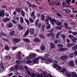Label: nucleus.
Wrapping results in <instances>:
<instances>
[{
    "label": "nucleus",
    "mask_w": 77,
    "mask_h": 77,
    "mask_svg": "<svg viewBox=\"0 0 77 77\" xmlns=\"http://www.w3.org/2000/svg\"><path fill=\"white\" fill-rule=\"evenodd\" d=\"M13 42L15 43H18L20 42V39L17 38H13Z\"/></svg>",
    "instance_id": "nucleus-4"
},
{
    "label": "nucleus",
    "mask_w": 77,
    "mask_h": 77,
    "mask_svg": "<svg viewBox=\"0 0 77 77\" xmlns=\"http://www.w3.org/2000/svg\"><path fill=\"white\" fill-rule=\"evenodd\" d=\"M57 46L58 47H60V48H62L63 47V45L62 44H58L57 45Z\"/></svg>",
    "instance_id": "nucleus-29"
},
{
    "label": "nucleus",
    "mask_w": 77,
    "mask_h": 77,
    "mask_svg": "<svg viewBox=\"0 0 77 77\" xmlns=\"http://www.w3.org/2000/svg\"><path fill=\"white\" fill-rule=\"evenodd\" d=\"M47 60L48 62H49V63H48V62H46L47 64H50V63H51L52 62H53V61L51 59H47Z\"/></svg>",
    "instance_id": "nucleus-22"
},
{
    "label": "nucleus",
    "mask_w": 77,
    "mask_h": 77,
    "mask_svg": "<svg viewBox=\"0 0 77 77\" xmlns=\"http://www.w3.org/2000/svg\"><path fill=\"white\" fill-rule=\"evenodd\" d=\"M64 26H65L66 29H67L68 27V23H64Z\"/></svg>",
    "instance_id": "nucleus-28"
},
{
    "label": "nucleus",
    "mask_w": 77,
    "mask_h": 77,
    "mask_svg": "<svg viewBox=\"0 0 77 77\" xmlns=\"http://www.w3.org/2000/svg\"><path fill=\"white\" fill-rule=\"evenodd\" d=\"M59 35H60V34L57 33L56 35V39H58L59 37Z\"/></svg>",
    "instance_id": "nucleus-56"
},
{
    "label": "nucleus",
    "mask_w": 77,
    "mask_h": 77,
    "mask_svg": "<svg viewBox=\"0 0 77 77\" xmlns=\"http://www.w3.org/2000/svg\"><path fill=\"white\" fill-rule=\"evenodd\" d=\"M71 40L73 42V45H75L76 44L75 41L77 40V39L75 38H74L73 39H72Z\"/></svg>",
    "instance_id": "nucleus-9"
},
{
    "label": "nucleus",
    "mask_w": 77,
    "mask_h": 77,
    "mask_svg": "<svg viewBox=\"0 0 77 77\" xmlns=\"http://www.w3.org/2000/svg\"><path fill=\"white\" fill-rule=\"evenodd\" d=\"M25 20L26 23H27L28 24V25L30 24V23H29V20H27L26 18H25Z\"/></svg>",
    "instance_id": "nucleus-39"
},
{
    "label": "nucleus",
    "mask_w": 77,
    "mask_h": 77,
    "mask_svg": "<svg viewBox=\"0 0 77 77\" xmlns=\"http://www.w3.org/2000/svg\"><path fill=\"white\" fill-rule=\"evenodd\" d=\"M41 49L43 51H44L45 50V46L44 45H42L41 46Z\"/></svg>",
    "instance_id": "nucleus-23"
},
{
    "label": "nucleus",
    "mask_w": 77,
    "mask_h": 77,
    "mask_svg": "<svg viewBox=\"0 0 77 77\" xmlns=\"http://www.w3.org/2000/svg\"><path fill=\"white\" fill-rule=\"evenodd\" d=\"M72 34L74 35H77V32H73V33H72Z\"/></svg>",
    "instance_id": "nucleus-64"
},
{
    "label": "nucleus",
    "mask_w": 77,
    "mask_h": 77,
    "mask_svg": "<svg viewBox=\"0 0 77 77\" xmlns=\"http://www.w3.org/2000/svg\"><path fill=\"white\" fill-rule=\"evenodd\" d=\"M51 27V25L50 24H49L48 25H47L46 26V28L48 30L49 29H50V28Z\"/></svg>",
    "instance_id": "nucleus-40"
},
{
    "label": "nucleus",
    "mask_w": 77,
    "mask_h": 77,
    "mask_svg": "<svg viewBox=\"0 0 77 77\" xmlns=\"http://www.w3.org/2000/svg\"><path fill=\"white\" fill-rule=\"evenodd\" d=\"M49 20L50 21H51V20H52V18H51V17L48 16L47 17V19L45 20V21L46 23H45V24L47 25H48V24H49Z\"/></svg>",
    "instance_id": "nucleus-2"
},
{
    "label": "nucleus",
    "mask_w": 77,
    "mask_h": 77,
    "mask_svg": "<svg viewBox=\"0 0 77 77\" xmlns=\"http://www.w3.org/2000/svg\"><path fill=\"white\" fill-rule=\"evenodd\" d=\"M21 59H19L17 60L16 61V63L17 64H20L21 63Z\"/></svg>",
    "instance_id": "nucleus-32"
},
{
    "label": "nucleus",
    "mask_w": 77,
    "mask_h": 77,
    "mask_svg": "<svg viewBox=\"0 0 77 77\" xmlns=\"http://www.w3.org/2000/svg\"><path fill=\"white\" fill-rule=\"evenodd\" d=\"M69 57H74V54L72 53H71L69 54Z\"/></svg>",
    "instance_id": "nucleus-47"
},
{
    "label": "nucleus",
    "mask_w": 77,
    "mask_h": 77,
    "mask_svg": "<svg viewBox=\"0 0 77 77\" xmlns=\"http://www.w3.org/2000/svg\"><path fill=\"white\" fill-rule=\"evenodd\" d=\"M5 50L7 51H9L10 50V48L9 47L8 45H6L5 47Z\"/></svg>",
    "instance_id": "nucleus-19"
},
{
    "label": "nucleus",
    "mask_w": 77,
    "mask_h": 77,
    "mask_svg": "<svg viewBox=\"0 0 77 77\" xmlns=\"http://www.w3.org/2000/svg\"><path fill=\"white\" fill-rule=\"evenodd\" d=\"M23 41L25 42H27L28 43L30 42V40H29V39L28 38H24Z\"/></svg>",
    "instance_id": "nucleus-21"
},
{
    "label": "nucleus",
    "mask_w": 77,
    "mask_h": 77,
    "mask_svg": "<svg viewBox=\"0 0 77 77\" xmlns=\"http://www.w3.org/2000/svg\"><path fill=\"white\" fill-rule=\"evenodd\" d=\"M57 66H58V65L56 63H54V68H57Z\"/></svg>",
    "instance_id": "nucleus-51"
},
{
    "label": "nucleus",
    "mask_w": 77,
    "mask_h": 77,
    "mask_svg": "<svg viewBox=\"0 0 77 77\" xmlns=\"http://www.w3.org/2000/svg\"><path fill=\"white\" fill-rule=\"evenodd\" d=\"M12 75H13V73H11L8 75V77H11Z\"/></svg>",
    "instance_id": "nucleus-61"
},
{
    "label": "nucleus",
    "mask_w": 77,
    "mask_h": 77,
    "mask_svg": "<svg viewBox=\"0 0 77 77\" xmlns=\"http://www.w3.org/2000/svg\"><path fill=\"white\" fill-rule=\"evenodd\" d=\"M54 31V29L52 28H51V30H50L49 31H48L49 32H52Z\"/></svg>",
    "instance_id": "nucleus-58"
},
{
    "label": "nucleus",
    "mask_w": 77,
    "mask_h": 77,
    "mask_svg": "<svg viewBox=\"0 0 77 77\" xmlns=\"http://www.w3.org/2000/svg\"><path fill=\"white\" fill-rule=\"evenodd\" d=\"M56 47V46L54 45V44L53 43H51V48H54Z\"/></svg>",
    "instance_id": "nucleus-18"
},
{
    "label": "nucleus",
    "mask_w": 77,
    "mask_h": 77,
    "mask_svg": "<svg viewBox=\"0 0 77 77\" xmlns=\"http://www.w3.org/2000/svg\"><path fill=\"white\" fill-rule=\"evenodd\" d=\"M69 37L70 39H74V36L70 35H69Z\"/></svg>",
    "instance_id": "nucleus-31"
},
{
    "label": "nucleus",
    "mask_w": 77,
    "mask_h": 77,
    "mask_svg": "<svg viewBox=\"0 0 77 77\" xmlns=\"http://www.w3.org/2000/svg\"><path fill=\"white\" fill-rule=\"evenodd\" d=\"M41 19L42 20V21H44V20H45V16H44V14H42V16L41 17Z\"/></svg>",
    "instance_id": "nucleus-30"
},
{
    "label": "nucleus",
    "mask_w": 77,
    "mask_h": 77,
    "mask_svg": "<svg viewBox=\"0 0 77 77\" xmlns=\"http://www.w3.org/2000/svg\"><path fill=\"white\" fill-rule=\"evenodd\" d=\"M52 34H53V32H49L47 34L48 36V37L51 36V35Z\"/></svg>",
    "instance_id": "nucleus-41"
},
{
    "label": "nucleus",
    "mask_w": 77,
    "mask_h": 77,
    "mask_svg": "<svg viewBox=\"0 0 77 77\" xmlns=\"http://www.w3.org/2000/svg\"><path fill=\"white\" fill-rule=\"evenodd\" d=\"M36 54H31L30 55H29V56L27 57V59L29 60H30L31 59H33V58H35V57H36Z\"/></svg>",
    "instance_id": "nucleus-1"
},
{
    "label": "nucleus",
    "mask_w": 77,
    "mask_h": 77,
    "mask_svg": "<svg viewBox=\"0 0 77 77\" xmlns=\"http://www.w3.org/2000/svg\"><path fill=\"white\" fill-rule=\"evenodd\" d=\"M66 75L69 77H71V74L67 72L66 73Z\"/></svg>",
    "instance_id": "nucleus-25"
},
{
    "label": "nucleus",
    "mask_w": 77,
    "mask_h": 77,
    "mask_svg": "<svg viewBox=\"0 0 77 77\" xmlns=\"http://www.w3.org/2000/svg\"><path fill=\"white\" fill-rule=\"evenodd\" d=\"M31 77H35V74L34 73H32Z\"/></svg>",
    "instance_id": "nucleus-63"
},
{
    "label": "nucleus",
    "mask_w": 77,
    "mask_h": 77,
    "mask_svg": "<svg viewBox=\"0 0 77 77\" xmlns=\"http://www.w3.org/2000/svg\"><path fill=\"white\" fill-rule=\"evenodd\" d=\"M72 45H73V44L68 43L67 45V47H71Z\"/></svg>",
    "instance_id": "nucleus-26"
},
{
    "label": "nucleus",
    "mask_w": 77,
    "mask_h": 77,
    "mask_svg": "<svg viewBox=\"0 0 77 77\" xmlns=\"http://www.w3.org/2000/svg\"><path fill=\"white\" fill-rule=\"evenodd\" d=\"M13 26H14V25H13L12 23L9 22V24H8V27L9 28H12V27H13Z\"/></svg>",
    "instance_id": "nucleus-14"
},
{
    "label": "nucleus",
    "mask_w": 77,
    "mask_h": 77,
    "mask_svg": "<svg viewBox=\"0 0 77 77\" xmlns=\"http://www.w3.org/2000/svg\"><path fill=\"white\" fill-rule=\"evenodd\" d=\"M17 27L19 30H23V27L21 24H18Z\"/></svg>",
    "instance_id": "nucleus-10"
},
{
    "label": "nucleus",
    "mask_w": 77,
    "mask_h": 77,
    "mask_svg": "<svg viewBox=\"0 0 77 77\" xmlns=\"http://www.w3.org/2000/svg\"><path fill=\"white\" fill-rule=\"evenodd\" d=\"M21 14L23 17H24L25 16V13L24 12V11H21Z\"/></svg>",
    "instance_id": "nucleus-42"
},
{
    "label": "nucleus",
    "mask_w": 77,
    "mask_h": 77,
    "mask_svg": "<svg viewBox=\"0 0 77 77\" xmlns=\"http://www.w3.org/2000/svg\"><path fill=\"white\" fill-rule=\"evenodd\" d=\"M50 56L49 54H45V57H48Z\"/></svg>",
    "instance_id": "nucleus-59"
},
{
    "label": "nucleus",
    "mask_w": 77,
    "mask_h": 77,
    "mask_svg": "<svg viewBox=\"0 0 77 77\" xmlns=\"http://www.w3.org/2000/svg\"><path fill=\"white\" fill-rule=\"evenodd\" d=\"M29 20L30 23H33V22H34V20H33L31 18H29Z\"/></svg>",
    "instance_id": "nucleus-52"
},
{
    "label": "nucleus",
    "mask_w": 77,
    "mask_h": 77,
    "mask_svg": "<svg viewBox=\"0 0 77 77\" xmlns=\"http://www.w3.org/2000/svg\"><path fill=\"white\" fill-rule=\"evenodd\" d=\"M40 37L41 38H42V39H45V36L44 35L42 34H41L40 35Z\"/></svg>",
    "instance_id": "nucleus-36"
},
{
    "label": "nucleus",
    "mask_w": 77,
    "mask_h": 77,
    "mask_svg": "<svg viewBox=\"0 0 77 77\" xmlns=\"http://www.w3.org/2000/svg\"><path fill=\"white\" fill-rule=\"evenodd\" d=\"M59 51H65L66 50H67V48H61L58 49Z\"/></svg>",
    "instance_id": "nucleus-11"
},
{
    "label": "nucleus",
    "mask_w": 77,
    "mask_h": 77,
    "mask_svg": "<svg viewBox=\"0 0 77 77\" xmlns=\"http://www.w3.org/2000/svg\"><path fill=\"white\" fill-rule=\"evenodd\" d=\"M16 11L17 12H18V13H19V12H21V8H17Z\"/></svg>",
    "instance_id": "nucleus-45"
},
{
    "label": "nucleus",
    "mask_w": 77,
    "mask_h": 77,
    "mask_svg": "<svg viewBox=\"0 0 77 77\" xmlns=\"http://www.w3.org/2000/svg\"><path fill=\"white\" fill-rule=\"evenodd\" d=\"M72 50H73V51L77 50V44L72 47Z\"/></svg>",
    "instance_id": "nucleus-17"
},
{
    "label": "nucleus",
    "mask_w": 77,
    "mask_h": 77,
    "mask_svg": "<svg viewBox=\"0 0 77 77\" xmlns=\"http://www.w3.org/2000/svg\"><path fill=\"white\" fill-rule=\"evenodd\" d=\"M18 66L17 64L16 65L14 66V69H15V70H17L18 68Z\"/></svg>",
    "instance_id": "nucleus-48"
},
{
    "label": "nucleus",
    "mask_w": 77,
    "mask_h": 77,
    "mask_svg": "<svg viewBox=\"0 0 77 77\" xmlns=\"http://www.w3.org/2000/svg\"><path fill=\"white\" fill-rule=\"evenodd\" d=\"M5 15V11H0V17H4Z\"/></svg>",
    "instance_id": "nucleus-6"
},
{
    "label": "nucleus",
    "mask_w": 77,
    "mask_h": 77,
    "mask_svg": "<svg viewBox=\"0 0 77 77\" xmlns=\"http://www.w3.org/2000/svg\"><path fill=\"white\" fill-rule=\"evenodd\" d=\"M15 33V31H12L10 33V35L11 36H13Z\"/></svg>",
    "instance_id": "nucleus-27"
},
{
    "label": "nucleus",
    "mask_w": 77,
    "mask_h": 77,
    "mask_svg": "<svg viewBox=\"0 0 77 77\" xmlns=\"http://www.w3.org/2000/svg\"><path fill=\"white\" fill-rule=\"evenodd\" d=\"M9 20H10V18H9L7 17H5V18H4L3 20V21H4V22H5H5H7L8 21H9Z\"/></svg>",
    "instance_id": "nucleus-16"
},
{
    "label": "nucleus",
    "mask_w": 77,
    "mask_h": 77,
    "mask_svg": "<svg viewBox=\"0 0 77 77\" xmlns=\"http://www.w3.org/2000/svg\"><path fill=\"white\" fill-rule=\"evenodd\" d=\"M54 42L55 44H57V43H59L60 42V40H55L54 41Z\"/></svg>",
    "instance_id": "nucleus-43"
},
{
    "label": "nucleus",
    "mask_w": 77,
    "mask_h": 77,
    "mask_svg": "<svg viewBox=\"0 0 77 77\" xmlns=\"http://www.w3.org/2000/svg\"><path fill=\"white\" fill-rule=\"evenodd\" d=\"M2 39L4 41H6V42H8V41H9V40H8V39L5 38H3Z\"/></svg>",
    "instance_id": "nucleus-54"
},
{
    "label": "nucleus",
    "mask_w": 77,
    "mask_h": 77,
    "mask_svg": "<svg viewBox=\"0 0 77 77\" xmlns=\"http://www.w3.org/2000/svg\"><path fill=\"white\" fill-rule=\"evenodd\" d=\"M38 57H40V59H41V60H44V61H45L46 60V58L44 57H41L40 56Z\"/></svg>",
    "instance_id": "nucleus-38"
},
{
    "label": "nucleus",
    "mask_w": 77,
    "mask_h": 77,
    "mask_svg": "<svg viewBox=\"0 0 77 77\" xmlns=\"http://www.w3.org/2000/svg\"><path fill=\"white\" fill-rule=\"evenodd\" d=\"M41 59V57H38L36 58L35 59L33 60V63H36L39 60V59Z\"/></svg>",
    "instance_id": "nucleus-8"
},
{
    "label": "nucleus",
    "mask_w": 77,
    "mask_h": 77,
    "mask_svg": "<svg viewBox=\"0 0 77 77\" xmlns=\"http://www.w3.org/2000/svg\"><path fill=\"white\" fill-rule=\"evenodd\" d=\"M21 51L19 52L18 53V56H17V59H21Z\"/></svg>",
    "instance_id": "nucleus-15"
},
{
    "label": "nucleus",
    "mask_w": 77,
    "mask_h": 77,
    "mask_svg": "<svg viewBox=\"0 0 77 77\" xmlns=\"http://www.w3.org/2000/svg\"><path fill=\"white\" fill-rule=\"evenodd\" d=\"M18 68L20 70H23V66H19Z\"/></svg>",
    "instance_id": "nucleus-37"
},
{
    "label": "nucleus",
    "mask_w": 77,
    "mask_h": 77,
    "mask_svg": "<svg viewBox=\"0 0 77 77\" xmlns=\"http://www.w3.org/2000/svg\"><path fill=\"white\" fill-rule=\"evenodd\" d=\"M30 32V29L29 28H28L26 32L23 35L24 37L25 36H27V35L29 34V32Z\"/></svg>",
    "instance_id": "nucleus-5"
},
{
    "label": "nucleus",
    "mask_w": 77,
    "mask_h": 77,
    "mask_svg": "<svg viewBox=\"0 0 77 77\" xmlns=\"http://www.w3.org/2000/svg\"><path fill=\"white\" fill-rule=\"evenodd\" d=\"M1 35L2 36H6V34L3 32L1 33Z\"/></svg>",
    "instance_id": "nucleus-60"
},
{
    "label": "nucleus",
    "mask_w": 77,
    "mask_h": 77,
    "mask_svg": "<svg viewBox=\"0 0 77 77\" xmlns=\"http://www.w3.org/2000/svg\"><path fill=\"white\" fill-rule=\"evenodd\" d=\"M27 72L29 75V76H31V75H32V73H31L30 72L28 71Z\"/></svg>",
    "instance_id": "nucleus-55"
},
{
    "label": "nucleus",
    "mask_w": 77,
    "mask_h": 77,
    "mask_svg": "<svg viewBox=\"0 0 77 77\" xmlns=\"http://www.w3.org/2000/svg\"><path fill=\"white\" fill-rule=\"evenodd\" d=\"M41 25H42L41 23H38L37 24V26L39 29H40V28H41Z\"/></svg>",
    "instance_id": "nucleus-46"
},
{
    "label": "nucleus",
    "mask_w": 77,
    "mask_h": 77,
    "mask_svg": "<svg viewBox=\"0 0 77 77\" xmlns=\"http://www.w3.org/2000/svg\"><path fill=\"white\" fill-rule=\"evenodd\" d=\"M69 65L70 66L72 67L74 66V62L72 61H71L69 62Z\"/></svg>",
    "instance_id": "nucleus-7"
},
{
    "label": "nucleus",
    "mask_w": 77,
    "mask_h": 77,
    "mask_svg": "<svg viewBox=\"0 0 77 77\" xmlns=\"http://www.w3.org/2000/svg\"><path fill=\"white\" fill-rule=\"evenodd\" d=\"M33 41L34 42H37L38 43H39V42H40L41 41V40H40V39L37 38H34Z\"/></svg>",
    "instance_id": "nucleus-13"
},
{
    "label": "nucleus",
    "mask_w": 77,
    "mask_h": 77,
    "mask_svg": "<svg viewBox=\"0 0 77 77\" xmlns=\"http://www.w3.org/2000/svg\"><path fill=\"white\" fill-rule=\"evenodd\" d=\"M66 71V69L65 68H63V69H62L61 70V72H63V73H64L65 72V71Z\"/></svg>",
    "instance_id": "nucleus-44"
},
{
    "label": "nucleus",
    "mask_w": 77,
    "mask_h": 77,
    "mask_svg": "<svg viewBox=\"0 0 77 77\" xmlns=\"http://www.w3.org/2000/svg\"><path fill=\"white\" fill-rule=\"evenodd\" d=\"M72 77H77V74L76 73V72H72Z\"/></svg>",
    "instance_id": "nucleus-20"
},
{
    "label": "nucleus",
    "mask_w": 77,
    "mask_h": 77,
    "mask_svg": "<svg viewBox=\"0 0 77 77\" xmlns=\"http://www.w3.org/2000/svg\"><path fill=\"white\" fill-rule=\"evenodd\" d=\"M66 13H69V12H71V11L70 10H69V9L68 10L66 9Z\"/></svg>",
    "instance_id": "nucleus-53"
},
{
    "label": "nucleus",
    "mask_w": 77,
    "mask_h": 77,
    "mask_svg": "<svg viewBox=\"0 0 77 77\" xmlns=\"http://www.w3.org/2000/svg\"><path fill=\"white\" fill-rule=\"evenodd\" d=\"M61 37L63 38V40H65V38H66V35L64 34H62L61 35Z\"/></svg>",
    "instance_id": "nucleus-33"
},
{
    "label": "nucleus",
    "mask_w": 77,
    "mask_h": 77,
    "mask_svg": "<svg viewBox=\"0 0 77 77\" xmlns=\"http://www.w3.org/2000/svg\"><path fill=\"white\" fill-rule=\"evenodd\" d=\"M34 15H35V12L34 11H33L31 14V17H33Z\"/></svg>",
    "instance_id": "nucleus-57"
},
{
    "label": "nucleus",
    "mask_w": 77,
    "mask_h": 77,
    "mask_svg": "<svg viewBox=\"0 0 77 77\" xmlns=\"http://www.w3.org/2000/svg\"><path fill=\"white\" fill-rule=\"evenodd\" d=\"M74 54L75 56H77V51H75V52L74 53Z\"/></svg>",
    "instance_id": "nucleus-62"
},
{
    "label": "nucleus",
    "mask_w": 77,
    "mask_h": 77,
    "mask_svg": "<svg viewBox=\"0 0 77 77\" xmlns=\"http://www.w3.org/2000/svg\"><path fill=\"white\" fill-rule=\"evenodd\" d=\"M0 67H1L2 70H4V66H3V65L2 63H0Z\"/></svg>",
    "instance_id": "nucleus-24"
},
{
    "label": "nucleus",
    "mask_w": 77,
    "mask_h": 77,
    "mask_svg": "<svg viewBox=\"0 0 77 77\" xmlns=\"http://www.w3.org/2000/svg\"><path fill=\"white\" fill-rule=\"evenodd\" d=\"M60 59L62 60H65L66 59H68V56L67 55H63L60 57Z\"/></svg>",
    "instance_id": "nucleus-3"
},
{
    "label": "nucleus",
    "mask_w": 77,
    "mask_h": 77,
    "mask_svg": "<svg viewBox=\"0 0 77 77\" xmlns=\"http://www.w3.org/2000/svg\"><path fill=\"white\" fill-rule=\"evenodd\" d=\"M20 23H21L22 24H23L24 22V19H23V17H20Z\"/></svg>",
    "instance_id": "nucleus-34"
},
{
    "label": "nucleus",
    "mask_w": 77,
    "mask_h": 77,
    "mask_svg": "<svg viewBox=\"0 0 77 77\" xmlns=\"http://www.w3.org/2000/svg\"><path fill=\"white\" fill-rule=\"evenodd\" d=\"M30 33L31 35H33L35 33V31L33 29L31 28L29 30Z\"/></svg>",
    "instance_id": "nucleus-12"
},
{
    "label": "nucleus",
    "mask_w": 77,
    "mask_h": 77,
    "mask_svg": "<svg viewBox=\"0 0 77 77\" xmlns=\"http://www.w3.org/2000/svg\"><path fill=\"white\" fill-rule=\"evenodd\" d=\"M5 58L6 59H8V60H10V59H11V56H10L9 55L7 56H6Z\"/></svg>",
    "instance_id": "nucleus-35"
},
{
    "label": "nucleus",
    "mask_w": 77,
    "mask_h": 77,
    "mask_svg": "<svg viewBox=\"0 0 77 77\" xmlns=\"http://www.w3.org/2000/svg\"><path fill=\"white\" fill-rule=\"evenodd\" d=\"M67 9H68V7L65 6L63 7V11H66Z\"/></svg>",
    "instance_id": "nucleus-49"
},
{
    "label": "nucleus",
    "mask_w": 77,
    "mask_h": 77,
    "mask_svg": "<svg viewBox=\"0 0 77 77\" xmlns=\"http://www.w3.org/2000/svg\"><path fill=\"white\" fill-rule=\"evenodd\" d=\"M55 28L56 29H57L58 30H61V29H62L61 27L59 26H56Z\"/></svg>",
    "instance_id": "nucleus-50"
}]
</instances>
